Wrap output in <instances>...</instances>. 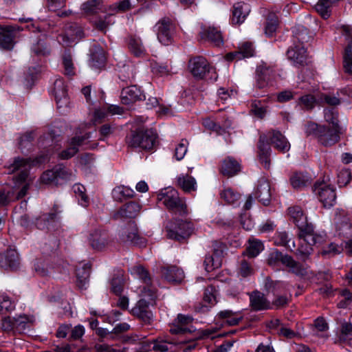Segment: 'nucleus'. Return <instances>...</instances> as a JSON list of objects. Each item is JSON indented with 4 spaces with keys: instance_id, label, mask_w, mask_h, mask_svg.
<instances>
[{
    "instance_id": "obj_37",
    "label": "nucleus",
    "mask_w": 352,
    "mask_h": 352,
    "mask_svg": "<svg viewBox=\"0 0 352 352\" xmlns=\"http://www.w3.org/2000/svg\"><path fill=\"white\" fill-rule=\"evenodd\" d=\"M135 192L133 189L125 186L115 187L112 191V196L115 201L122 202L126 199L134 196Z\"/></svg>"
},
{
    "instance_id": "obj_22",
    "label": "nucleus",
    "mask_w": 352,
    "mask_h": 352,
    "mask_svg": "<svg viewBox=\"0 0 352 352\" xmlns=\"http://www.w3.org/2000/svg\"><path fill=\"white\" fill-rule=\"evenodd\" d=\"M250 306L254 311H261L272 309V305L270 300L266 298L264 294L254 291L250 294Z\"/></svg>"
},
{
    "instance_id": "obj_41",
    "label": "nucleus",
    "mask_w": 352,
    "mask_h": 352,
    "mask_svg": "<svg viewBox=\"0 0 352 352\" xmlns=\"http://www.w3.org/2000/svg\"><path fill=\"white\" fill-rule=\"evenodd\" d=\"M106 57L104 50L100 47H95L91 52L92 67L100 68L104 66Z\"/></svg>"
},
{
    "instance_id": "obj_12",
    "label": "nucleus",
    "mask_w": 352,
    "mask_h": 352,
    "mask_svg": "<svg viewBox=\"0 0 352 352\" xmlns=\"http://www.w3.org/2000/svg\"><path fill=\"white\" fill-rule=\"evenodd\" d=\"M154 31L160 43L164 45L172 43L174 27L170 19L163 18L154 26Z\"/></svg>"
},
{
    "instance_id": "obj_1",
    "label": "nucleus",
    "mask_w": 352,
    "mask_h": 352,
    "mask_svg": "<svg viewBox=\"0 0 352 352\" xmlns=\"http://www.w3.org/2000/svg\"><path fill=\"white\" fill-rule=\"evenodd\" d=\"M266 139H269L271 144L279 151L285 153L290 148V144L280 131L276 130L270 131L267 135H261L258 142L259 158L261 162L265 168L270 167V155L271 152L270 146L268 144H265Z\"/></svg>"
},
{
    "instance_id": "obj_52",
    "label": "nucleus",
    "mask_w": 352,
    "mask_h": 352,
    "mask_svg": "<svg viewBox=\"0 0 352 352\" xmlns=\"http://www.w3.org/2000/svg\"><path fill=\"white\" fill-rule=\"evenodd\" d=\"M15 329L18 331L25 330L29 327V324L32 323L34 319L32 317H28L25 315H20L14 318Z\"/></svg>"
},
{
    "instance_id": "obj_16",
    "label": "nucleus",
    "mask_w": 352,
    "mask_h": 352,
    "mask_svg": "<svg viewBox=\"0 0 352 352\" xmlns=\"http://www.w3.org/2000/svg\"><path fill=\"white\" fill-rule=\"evenodd\" d=\"M91 138L90 133H86L81 136H75L68 140L66 148L58 153V158L68 160L74 157L79 151V146L83 142Z\"/></svg>"
},
{
    "instance_id": "obj_18",
    "label": "nucleus",
    "mask_w": 352,
    "mask_h": 352,
    "mask_svg": "<svg viewBox=\"0 0 352 352\" xmlns=\"http://www.w3.org/2000/svg\"><path fill=\"white\" fill-rule=\"evenodd\" d=\"M145 98V96L136 85L122 89L120 94V99L122 104L126 105L131 104L136 101Z\"/></svg>"
},
{
    "instance_id": "obj_56",
    "label": "nucleus",
    "mask_w": 352,
    "mask_h": 352,
    "mask_svg": "<svg viewBox=\"0 0 352 352\" xmlns=\"http://www.w3.org/2000/svg\"><path fill=\"white\" fill-rule=\"evenodd\" d=\"M221 197L227 203L234 204L240 198V195L234 192L232 188H227L221 193Z\"/></svg>"
},
{
    "instance_id": "obj_14",
    "label": "nucleus",
    "mask_w": 352,
    "mask_h": 352,
    "mask_svg": "<svg viewBox=\"0 0 352 352\" xmlns=\"http://www.w3.org/2000/svg\"><path fill=\"white\" fill-rule=\"evenodd\" d=\"M340 126L333 127L323 125L320 127L317 140L324 146H331L340 141Z\"/></svg>"
},
{
    "instance_id": "obj_10",
    "label": "nucleus",
    "mask_w": 352,
    "mask_h": 352,
    "mask_svg": "<svg viewBox=\"0 0 352 352\" xmlns=\"http://www.w3.org/2000/svg\"><path fill=\"white\" fill-rule=\"evenodd\" d=\"M45 161V160L43 156H40L32 162L28 159L17 157L15 158L13 164H12L8 168L10 173L19 170L20 173L16 177V179L18 182H24L28 176V170L30 167L34 164H41Z\"/></svg>"
},
{
    "instance_id": "obj_7",
    "label": "nucleus",
    "mask_w": 352,
    "mask_h": 352,
    "mask_svg": "<svg viewBox=\"0 0 352 352\" xmlns=\"http://www.w3.org/2000/svg\"><path fill=\"white\" fill-rule=\"evenodd\" d=\"M156 139L157 134L152 129L138 131L131 135L128 144L131 147L151 150L155 146Z\"/></svg>"
},
{
    "instance_id": "obj_57",
    "label": "nucleus",
    "mask_w": 352,
    "mask_h": 352,
    "mask_svg": "<svg viewBox=\"0 0 352 352\" xmlns=\"http://www.w3.org/2000/svg\"><path fill=\"white\" fill-rule=\"evenodd\" d=\"M291 239L289 237L288 233L286 232H279L276 234L275 236V243L278 245L285 246L289 248H294L295 244L294 242H292V246L289 244Z\"/></svg>"
},
{
    "instance_id": "obj_31",
    "label": "nucleus",
    "mask_w": 352,
    "mask_h": 352,
    "mask_svg": "<svg viewBox=\"0 0 352 352\" xmlns=\"http://www.w3.org/2000/svg\"><path fill=\"white\" fill-rule=\"evenodd\" d=\"M192 318L188 315L178 314L177 319L173 327L170 329V332L173 334H183L189 331L185 325L191 323Z\"/></svg>"
},
{
    "instance_id": "obj_3",
    "label": "nucleus",
    "mask_w": 352,
    "mask_h": 352,
    "mask_svg": "<svg viewBox=\"0 0 352 352\" xmlns=\"http://www.w3.org/2000/svg\"><path fill=\"white\" fill-rule=\"evenodd\" d=\"M299 32L296 33V38L299 44H294L287 52L288 58L291 60L295 65H304L307 62V54L304 43L309 41L310 36L308 34V30L305 27L298 28Z\"/></svg>"
},
{
    "instance_id": "obj_50",
    "label": "nucleus",
    "mask_w": 352,
    "mask_h": 352,
    "mask_svg": "<svg viewBox=\"0 0 352 352\" xmlns=\"http://www.w3.org/2000/svg\"><path fill=\"white\" fill-rule=\"evenodd\" d=\"M5 263L10 269H16L19 265L18 253L14 250L7 251L5 255Z\"/></svg>"
},
{
    "instance_id": "obj_58",
    "label": "nucleus",
    "mask_w": 352,
    "mask_h": 352,
    "mask_svg": "<svg viewBox=\"0 0 352 352\" xmlns=\"http://www.w3.org/2000/svg\"><path fill=\"white\" fill-rule=\"evenodd\" d=\"M188 142L186 140H182L175 146L174 156L178 161L182 160L186 155L188 151Z\"/></svg>"
},
{
    "instance_id": "obj_45",
    "label": "nucleus",
    "mask_w": 352,
    "mask_h": 352,
    "mask_svg": "<svg viewBox=\"0 0 352 352\" xmlns=\"http://www.w3.org/2000/svg\"><path fill=\"white\" fill-rule=\"evenodd\" d=\"M89 274V267L87 264L84 265L82 269L77 270L76 276L78 285L80 288L83 289L86 287V285L88 283Z\"/></svg>"
},
{
    "instance_id": "obj_20",
    "label": "nucleus",
    "mask_w": 352,
    "mask_h": 352,
    "mask_svg": "<svg viewBox=\"0 0 352 352\" xmlns=\"http://www.w3.org/2000/svg\"><path fill=\"white\" fill-rule=\"evenodd\" d=\"M149 304L150 302L146 301L145 299H140L131 310L134 316L146 324H150L153 318L152 311L148 309Z\"/></svg>"
},
{
    "instance_id": "obj_29",
    "label": "nucleus",
    "mask_w": 352,
    "mask_h": 352,
    "mask_svg": "<svg viewBox=\"0 0 352 352\" xmlns=\"http://www.w3.org/2000/svg\"><path fill=\"white\" fill-rule=\"evenodd\" d=\"M241 170V165L239 162L232 157L225 158L221 164L220 171L228 177H232Z\"/></svg>"
},
{
    "instance_id": "obj_64",
    "label": "nucleus",
    "mask_w": 352,
    "mask_h": 352,
    "mask_svg": "<svg viewBox=\"0 0 352 352\" xmlns=\"http://www.w3.org/2000/svg\"><path fill=\"white\" fill-rule=\"evenodd\" d=\"M111 291L116 295H120L122 293L123 287V278L121 275H118L113 277L111 282Z\"/></svg>"
},
{
    "instance_id": "obj_6",
    "label": "nucleus",
    "mask_w": 352,
    "mask_h": 352,
    "mask_svg": "<svg viewBox=\"0 0 352 352\" xmlns=\"http://www.w3.org/2000/svg\"><path fill=\"white\" fill-rule=\"evenodd\" d=\"M189 69L192 76L196 78L203 79L206 78L212 80H216L217 78L215 69L203 57H197L190 60Z\"/></svg>"
},
{
    "instance_id": "obj_54",
    "label": "nucleus",
    "mask_w": 352,
    "mask_h": 352,
    "mask_svg": "<svg viewBox=\"0 0 352 352\" xmlns=\"http://www.w3.org/2000/svg\"><path fill=\"white\" fill-rule=\"evenodd\" d=\"M316 104V98L311 94H307L298 99V104L306 110L312 109Z\"/></svg>"
},
{
    "instance_id": "obj_21",
    "label": "nucleus",
    "mask_w": 352,
    "mask_h": 352,
    "mask_svg": "<svg viewBox=\"0 0 352 352\" xmlns=\"http://www.w3.org/2000/svg\"><path fill=\"white\" fill-rule=\"evenodd\" d=\"M89 242L94 249L102 250L109 244V238L105 231L95 230L89 234Z\"/></svg>"
},
{
    "instance_id": "obj_30",
    "label": "nucleus",
    "mask_w": 352,
    "mask_h": 352,
    "mask_svg": "<svg viewBox=\"0 0 352 352\" xmlns=\"http://www.w3.org/2000/svg\"><path fill=\"white\" fill-rule=\"evenodd\" d=\"M83 36L82 28L76 23H71L65 26L63 39L67 43L76 42V40Z\"/></svg>"
},
{
    "instance_id": "obj_11",
    "label": "nucleus",
    "mask_w": 352,
    "mask_h": 352,
    "mask_svg": "<svg viewBox=\"0 0 352 352\" xmlns=\"http://www.w3.org/2000/svg\"><path fill=\"white\" fill-rule=\"evenodd\" d=\"M213 254L206 256L204 260L205 269L207 272H211L221 266L222 258L226 252V245L219 241H214L212 245Z\"/></svg>"
},
{
    "instance_id": "obj_28",
    "label": "nucleus",
    "mask_w": 352,
    "mask_h": 352,
    "mask_svg": "<svg viewBox=\"0 0 352 352\" xmlns=\"http://www.w3.org/2000/svg\"><path fill=\"white\" fill-rule=\"evenodd\" d=\"M250 6L243 2H239L234 5L232 22L234 24L242 23L250 12Z\"/></svg>"
},
{
    "instance_id": "obj_8",
    "label": "nucleus",
    "mask_w": 352,
    "mask_h": 352,
    "mask_svg": "<svg viewBox=\"0 0 352 352\" xmlns=\"http://www.w3.org/2000/svg\"><path fill=\"white\" fill-rule=\"evenodd\" d=\"M166 230L168 238L181 241L191 234L193 226L190 222L177 220L175 223H170L167 226Z\"/></svg>"
},
{
    "instance_id": "obj_9",
    "label": "nucleus",
    "mask_w": 352,
    "mask_h": 352,
    "mask_svg": "<svg viewBox=\"0 0 352 352\" xmlns=\"http://www.w3.org/2000/svg\"><path fill=\"white\" fill-rule=\"evenodd\" d=\"M314 191L324 207L330 208L336 204V194L335 188L331 185L324 182H317L314 186Z\"/></svg>"
},
{
    "instance_id": "obj_13",
    "label": "nucleus",
    "mask_w": 352,
    "mask_h": 352,
    "mask_svg": "<svg viewBox=\"0 0 352 352\" xmlns=\"http://www.w3.org/2000/svg\"><path fill=\"white\" fill-rule=\"evenodd\" d=\"M309 234L313 236L314 243H311L310 241L305 240V237L300 236V232H298V234L300 240V245L296 254L303 261H305L308 258L309 256L312 253L313 246L317 243H322L324 240V236L316 234L314 230L310 232Z\"/></svg>"
},
{
    "instance_id": "obj_62",
    "label": "nucleus",
    "mask_w": 352,
    "mask_h": 352,
    "mask_svg": "<svg viewBox=\"0 0 352 352\" xmlns=\"http://www.w3.org/2000/svg\"><path fill=\"white\" fill-rule=\"evenodd\" d=\"M54 172L56 176V184H58L59 179H69L72 177V173L62 164L55 166Z\"/></svg>"
},
{
    "instance_id": "obj_2",
    "label": "nucleus",
    "mask_w": 352,
    "mask_h": 352,
    "mask_svg": "<svg viewBox=\"0 0 352 352\" xmlns=\"http://www.w3.org/2000/svg\"><path fill=\"white\" fill-rule=\"evenodd\" d=\"M267 263L274 267H278L279 264L281 263L288 267L289 272L305 278L311 279L314 276V274L311 271L296 262L291 256L284 254L277 250H274L270 253Z\"/></svg>"
},
{
    "instance_id": "obj_39",
    "label": "nucleus",
    "mask_w": 352,
    "mask_h": 352,
    "mask_svg": "<svg viewBox=\"0 0 352 352\" xmlns=\"http://www.w3.org/2000/svg\"><path fill=\"white\" fill-rule=\"evenodd\" d=\"M263 250V245L261 241L250 239L248 240V245L243 255H247L250 258H254Z\"/></svg>"
},
{
    "instance_id": "obj_59",
    "label": "nucleus",
    "mask_w": 352,
    "mask_h": 352,
    "mask_svg": "<svg viewBox=\"0 0 352 352\" xmlns=\"http://www.w3.org/2000/svg\"><path fill=\"white\" fill-rule=\"evenodd\" d=\"M324 117L325 121L331 124V126H340L338 124V113L333 109H324Z\"/></svg>"
},
{
    "instance_id": "obj_19",
    "label": "nucleus",
    "mask_w": 352,
    "mask_h": 352,
    "mask_svg": "<svg viewBox=\"0 0 352 352\" xmlns=\"http://www.w3.org/2000/svg\"><path fill=\"white\" fill-rule=\"evenodd\" d=\"M273 69L266 64L259 65L256 69V87L258 89L266 87L274 77Z\"/></svg>"
},
{
    "instance_id": "obj_51",
    "label": "nucleus",
    "mask_w": 352,
    "mask_h": 352,
    "mask_svg": "<svg viewBox=\"0 0 352 352\" xmlns=\"http://www.w3.org/2000/svg\"><path fill=\"white\" fill-rule=\"evenodd\" d=\"M14 308V305L11 298L6 293L0 294V314H6Z\"/></svg>"
},
{
    "instance_id": "obj_4",
    "label": "nucleus",
    "mask_w": 352,
    "mask_h": 352,
    "mask_svg": "<svg viewBox=\"0 0 352 352\" xmlns=\"http://www.w3.org/2000/svg\"><path fill=\"white\" fill-rule=\"evenodd\" d=\"M157 199L175 213L179 214L186 213V205L184 200L179 197L177 191L173 188L164 189L158 194Z\"/></svg>"
},
{
    "instance_id": "obj_27",
    "label": "nucleus",
    "mask_w": 352,
    "mask_h": 352,
    "mask_svg": "<svg viewBox=\"0 0 352 352\" xmlns=\"http://www.w3.org/2000/svg\"><path fill=\"white\" fill-rule=\"evenodd\" d=\"M141 209L139 204L131 201L123 205L116 214V218L132 219L136 217Z\"/></svg>"
},
{
    "instance_id": "obj_44",
    "label": "nucleus",
    "mask_w": 352,
    "mask_h": 352,
    "mask_svg": "<svg viewBox=\"0 0 352 352\" xmlns=\"http://www.w3.org/2000/svg\"><path fill=\"white\" fill-rule=\"evenodd\" d=\"M58 212L49 214H44L36 219L35 224L40 230L49 228L50 223L54 221L56 219Z\"/></svg>"
},
{
    "instance_id": "obj_17",
    "label": "nucleus",
    "mask_w": 352,
    "mask_h": 352,
    "mask_svg": "<svg viewBox=\"0 0 352 352\" xmlns=\"http://www.w3.org/2000/svg\"><path fill=\"white\" fill-rule=\"evenodd\" d=\"M129 271L131 274L135 276L146 285L141 289V296L144 298L149 297L151 300H154V291L148 286L151 284V278L148 276V272L141 265H136L131 267Z\"/></svg>"
},
{
    "instance_id": "obj_24",
    "label": "nucleus",
    "mask_w": 352,
    "mask_h": 352,
    "mask_svg": "<svg viewBox=\"0 0 352 352\" xmlns=\"http://www.w3.org/2000/svg\"><path fill=\"white\" fill-rule=\"evenodd\" d=\"M255 197L263 205H269L271 199V190L270 183L267 179L262 178L258 180Z\"/></svg>"
},
{
    "instance_id": "obj_55",
    "label": "nucleus",
    "mask_w": 352,
    "mask_h": 352,
    "mask_svg": "<svg viewBox=\"0 0 352 352\" xmlns=\"http://www.w3.org/2000/svg\"><path fill=\"white\" fill-rule=\"evenodd\" d=\"M175 343L173 340H156L153 343L148 344L145 350L149 349L152 345V349L156 352H166L169 349L168 344Z\"/></svg>"
},
{
    "instance_id": "obj_38",
    "label": "nucleus",
    "mask_w": 352,
    "mask_h": 352,
    "mask_svg": "<svg viewBox=\"0 0 352 352\" xmlns=\"http://www.w3.org/2000/svg\"><path fill=\"white\" fill-rule=\"evenodd\" d=\"M177 184L185 192H190L197 189V182L194 177L188 175H181L177 177Z\"/></svg>"
},
{
    "instance_id": "obj_32",
    "label": "nucleus",
    "mask_w": 352,
    "mask_h": 352,
    "mask_svg": "<svg viewBox=\"0 0 352 352\" xmlns=\"http://www.w3.org/2000/svg\"><path fill=\"white\" fill-rule=\"evenodd\" d=\"M127 45L131 53L136 57H144L146 51L140 38L129 36L126 40Z\"/></svg>"
},
{
    "instance_id": "obj_42",
    "label": "nucleus",
    "mask_w": 352,
    "mask_h": 352,
    "mask_svg": "<svg viewBox=\"0 0 352 352\" xmlns=\"http://www.w3.org/2000/svg\"><path fill=\"white\" fill-rule=\"evenodd\" d=\"M218 316L219 318L223 320L224 322L229 326L237 324L242 319L241 316L230 310L221 311L218 314Z\"/></svg>"
},
{
    "instance_id": "obj_63",
    "label": "nucleus",
    "mask_w": 352,
    "mask_h": 352,
    "mask_svg": "<svg viewBox=\"0 0 352 352\" xmlns=\"http://www.w3.org/2000/svg\"><path fill=\"white\" fill-rule=\"evenodd\" d=\"M215 289L212 286H209L206 288L203 300L204 302L209 303L212 306L216 304V295H215Z\"/></svg>"
},
{
    "instance_id": "obj_61",
    "label": "nucleus",
    "mask_w": 352,
    "mask_h": 352,
    "mask_svg": "<svg viewBox=\"0 0 352 352\" xmlns=\"http://www.w3.org/2000/svg\"><path fill=\"white\" fill-rule=\"evenodd\" d=\"M63 64L64 66L65 75L68 76H72L75 74L72 58L69 54H64L63 58Z\"/></svg>"
},
{
    "instance_id": "obj_33",
    "label": "nucleus",
    "mask_w": 352,
    "mask_h": 352,
    "mask_svg": "<svg viewBox=\"0 0 352 352\" xmlns=\"http://www.w3.org/2000/svg\"><path fill=\"white\" fill-rule=\"evenodd\" d=\"M55 98L58 107H67L69 104V98L66 93V89L61 79H57L54 82Z\"/></svg>"
},
{
    "instance_id": "obj_34",
    "label": "nucleus",
    "mask_w": 352,
    "mask_h": 352,
    "mask_svg": "<svg viewBox=\"0 0 352 352\" xmlns=\"http://www.w3.org/2000/svg\"><path fill=\"white\" fill-rule=\"evenodd\" d=\"M335 224L338 236L348 237L352 234V224L348 217L337 216L335 219Z\"/></svg>"
},
{
    "instance_id": "obj_25",
    "label": "nucleus",
    "mask_w": 352,
    "mask_h": 352,
    "mask_svg": "<svg viewBox=\"0 0 352 352\" xmlns=\"http://www.w3.org/2000/svg\"><path fill=\"white\" fill-rule=\"evenodd\" d=\"M15 34L16 28L12 26L0 27V46L11 50L14 46Z\"/></svg>"
},
{
    "instance_id": "obj_5",
    "label": "nucleus",
    "mask_w": 352,
    "mask_h": 352,
    "mask_svg": "<svg viewBox=\"0 0 352 352\" xmlns=\"http://www.w3.org/2000/svg\"><path fill=\"white\" fill-rule=\"evenodd\" d=\"M290 221H292L298 228L300 236L305 237V240L314 243L313 236L310 232L314 230L311 223L307 222V216L300 206H294L289 207L287 210Z\"/></svg>"
},
{
    "instance_id": "obj_36",
    "label": "nucleus",
    "mask_w": 352,
    "mask_h": 352,
    "mask_svg": "<svg viewBox=\"0 0 352 352\" xmlns=\"http://www.w3.org/2000/svg\"><path fill=\"white\" fill-rule=\"evenodd\" d=\"M339 0H319L315 6L316 12L323 18L328 19L331 13V9Z\"/></svg>"
},
{
    "instance_id": "obj_15",
    "label": "nucleus",
    "mask_w": 352,
    "mask_h": 352,
    "mask_svg": "<svg viewBox=\"0 0 352 352\" xmlns=\"http://www.w3.org/2000/svg\"><path fill=\"white\" fill-rule=\"evenodd\" d=\"M120 236L122 241L125 243L139 246H144L146 243V239L140 236L136 226L133 223L122 228Z\"/></svg>"
},
{
    "instance_id": "obj_48",
    "label": "nucleus",
    "mask_w": 352,
    "mask_h": 352,
    "mask_svg": "<svg viewBox=\"0 0 352 352\" xmlns=\"http://www.w3.org/2000/svg\"><path fill=\"white\" fill-rule=\"evenodd\" d=\"M102 0H87L81 6L82 10L88 14H91L101 9Z\"/></svg>"
},
{
    "instance_id": "obj_49",
    "label": "nucleus",
    "mask_w": 352,
    "mask_h": 352,
    "mask_svg": "<svg viewBox=\"0 0 352 352\" xmlns=\"http://www.w3.org/2000/svg\"><path fill=\"white\" fill-rule=\"evenodd\" d=\"M32 51L37 56H46L50 54V48L44 39H39L32 47Z\"/></svg>"
},
{
    "instance_id": "obj_26",
    "label": "nucleus",
    "mask_w": 352,
    "mask_h": 352,
    "mask_svg": "<svg viewBox=\"0 0 352 352\" xmlns=\"http://www.w3.org/2000/svg\"><path fill=\"white\" fill-rule=\"evenodd\" d=\"M163 277L169 283H179L184 278V271L177 266H168L162 269Z\"/></svg>"
},
{
    "instance_id": "obj_53",
    "label": "nucleus",
    "mask_w": 352,
    "mask_h": 352,
    "mask_svg": "<svg viewBox=\"0 0 352 352\" xmlns=\"http://www.w3.org/2000/svg\"><path fill=\"white\" fill-rule=\"evenodd\" d=\"M73 190L76 196L78 199V201L82 206L86 207L89 203L88 197L85 195V188L81 184H75Z\"/></svg>"
},
{
    "instance_id": "obj_35",
    "label": "nucleus",
    "mask_w": 352,
    "mask_h": 352,
    "mask_svg": "<svg viewBox=\"0 0 352 352\" xmlns=\"http://www.w3.org/2000/svg\"><path fill=\"white\" fill-rule=\"evenodd\" d=\"M109 113L122 114V109L116 105H111L106 109H96L94 114L93 122L94 124L100 123Z\"/></svg>"
},
{
    "instance_id": "obj_40",
    "label": "nucleus",
    "mask_w": 352,
    "mask_h": 352,
    "mask_svg": "<svg viewBox=\"0 0 352 352\" xmlns=\"http://www.w3.org/2000/svg\"><path fill=\"white\" fill-rule=\"evenodd\" d=\"M290 182L293 188L302 189L310 184V178L307 174L296 173L291 177Z\"/></svg>"
},
{
    "instance_id": "obj_46",
    "label": "nucleus",
    "mask_w": 352,
    "mask_h": 352,
    "mask_svg": "<svg viewBox=\"0 0 352 352\" xmlns=\"http://www.w3.org/2000/svg\"><path fill=\"white\" fill-rule=\"evenodd\" d=\"M133 6L131 0H122L110 6L109 11L111 12L110 14H114L119 12H126L130 10Z\"/></svg>"
},
{
    "instance_id": "obj_60",
    "label": "nucleus",
    "mask_w": 352,
    "mask_h": 352,
    "mask_svg": "<svg viewBox=\"0 0 352 352\" xmlns=\"http://www.w3.org/2000/svg\"><path fill=\"white\" fill-rule=\"evenodd\" d=\"M152 71L154 74L162 76H168L173 73L171 68L164 63H155L152 65Z\"/></svg>"
},
{
    "instance_id": "obj_47",
    "label": "nucleus",
    "mask_w": 352,
    "mask_h": 352,
    "mask_svg": "<svg viewBox=\"0 0 352 352\" xmlns=\"http://www.w3.org/2000/svg\"><path fill=\"white\" fill-rule=\"evenodd\" d=\"M278 25V16L273 13H270L267 19L265 27V33L268 36H272L276 30Z\"/></svg>"
},
{
    "instance_id": "obj_43",
    "label": "nucleus",
    "mask_w": 352,
    "mask_h": 352,
    "mask_svg": "<svg viewBox=\"0 0 352 352\" xmlns=\"http://www.w3.org/2000/svg\"><path fill=\"white\" fill-rule=\"evenodd\" d=\"M343 67L346 73L352 75V41L349 42L344 49Z\"/></svg>"
},
{
    "instance_id": "obj_23",
    "label": "nucleus",
    "mask_w": 352,
    "mask_h": 352,
    "mask_svg": "<svg viewBox=\"0 0 352 352\" xmlns=\"http://www.w3.org/2000/svg\"><path fill=\"white\" fill-rule=\"evenodd\" d=\"M199 35L201 39L207 40L217 47L221 46L223 43L221 31L214 27H202Z\"/></svg>"
}]
</instances>
